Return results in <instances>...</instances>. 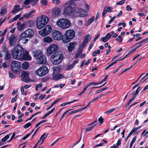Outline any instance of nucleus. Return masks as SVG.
<instances>
[{"instance_id":"obj_1","label":"nucleus","mask_w":148,"mask_h":148,"mask_svg":"<svg viewBox=\"0 0 148 148\" xmlns=\"http://www.w3.org/2000/svg\"><path fill=\"white\" fill-rule=\"evenodd\" d=\"M12 56L13 58L18 60H30L32 57L28 52L24 51V49L20 45H17L13 49Z\"/></svg>"},{"instance_id":"obj_2","label":"nucleus","mask_w":148,"mask_h":148,"mask_svg":"<svg viewBox=\"0 0 148 148\" xmlns=\"http://www.w3.org/2000/svg\"><path fill=\"white\" fill-rule=\"evenodd\" d=\"M49 20L48 17L45 15H41L37 19L36 27L37 28L41 29L48 23Z\"/></svg>"},{"instance_id":"obj_3","label":"nucleus","mask_w":148,"mask_h":148,"mask_svg":"<svg viewBox=\"0 0 148 148\" xmlns=\"http://www.w3.org/2000/svg\"><path fill=\"white\" fill-rule=\"evenodd\" d=\"M63 58L62 53L61 52H57L54 53L51 56L50 59L52 64L57 65L61 62Z\"/></svg>"},{"instance_id":"obj_4","label":"nucleus","mask_w":148,"mask_h":148,"mask_svg":"<svg viewBox=\"0 0 148 148\" xmlns=\"http://www.w3.org/2000/svg\"><path fill=\"white\" fill-rule=\"evenodd\" d=\"M56 25L58 27L64 29L69 28L71 26V23L67 19L62 18L57 21Z\"/></svg>"},{"instance_id":"obj_5","label":"nucleus","mask_w":148,"mask_h":148,"mask_svg":"<svg viewBox=\"0 0 148 148\" xmlns=\"http://www.w3.org/2000/svg\"><path fill=\"white\" fill-rule=\"evenodd\" d=\"M73 13L76 17H85L87 16V11L80 8L76 7L74 9Z\"/></svg>"},{"instance_id":"obj_6","label":"nucleus","mask_w":148,"mask_h":148,"mask_svg":"<svg viewBox=\"0 0 148 148\" xmlns=\"http://www.w3.org/2000/svg\"><path fill=\"white\" fill-rule=\"evenodd\" d=\"M52 30L51 27L49 25H47L43 29L39 31L38 33L41 36L45 37L49 34Z\"/></svg>"},{"instance_id":"obj_7","label":"nucleus","mask_w":148,"mask_h":148,"mask_svg":"<svg viewBox=\"0 0 148 148\" xmlns=\"http://www.w3.org/2000/svg\"><path fill=\"white\" fill-rule=\"evenodd\" d=\"M48 72V68L45 66H42L40 67L36 70V73L39 76H42L46 75Z\"/></svg>"},{"instance_id":"obj_8","label":"nucleus","mask_w":148,"mask_h":148,"mask_svg":"<svg viewBox=\"0 0 148 148\" xmlns=\"http://www.w3.org/2000/svg\"><path fill=\"white\" fill-rule=\"evenodd\" d=\"M21 68V64L20 62L16 61L12 62L11 64V68L14 73L18 71Z\"/></svg>"},{"instance_id":"obj_9","label":"nucleus","mask_w":148,"mask_h":148,"mask_svg":"<svg viewBox=\"0 0 148 148\" xmlns=\"http://www.w3.org/2000/svg\"><path fill=\"white\" fill-rule=\"evenodd\" d=\"M58 47L55 44H52L49 46L47 50V54L48 56H50L53 53L57 50Z\"/></svg>"},{"instance_id":"obj_10","label":"nucleus","mask_w":148,"mask_h":148,"mask_svg":"<svg viewBox=\"0 0 148 148\" xmlns=\"http://www.w3.org/2000/svg\"><path fill=\"white\" fill-rule=\"evenodd\" d=\"M21 34L28 38H31L34 36V32L33 29L29 28L23 32Z\"/></svg>"},{"instance_id":"obj_11","label":"nucleus","mask_w":148,"mask_h":148,"mask_svg":"<svg viewBox=\"0 0 148 148\" xmlns=\"http://www.w3.org/2000/svg\"><path fill=\"white\" fill-rule=\"evenodd\" d=\"M52 32V37L54 40H61L62 35L61 32L57 30H54Z\"/></svg>"},{"instance_id":"obj_12","label":"nucleus","mask_w":148,"mask_h":148,"mask_svg":"<svg viewBox=\"0 0 148 148\" xmlns=\"http://www.w3.org/2000/svg\"><path fill=\"white\" fill-rule=\"evenodd\" d=\"M9 45L10 47L15 46L17 41V38L13 34H11L8 38Z\"/></svg>"},{"instance_id":"obj_13","label":"nucleus","mask_w":148,"mask_h":148,"mask_svg":"<svg viewBox=\"0 0 148 148\" xmlns=\"http://www.w3.org/2000/svg\"><path fill=\"white\" fill-rule=\"evenodd\" d=\"M73 10L71 6H68L63 10L64 14L66 16H70L73 13Z\"/></svg>"},{"instance_id":"obj_14","label":"nucleus","mask_w":148,"mask_h":148,"mask_svg":"<svg viewBox=\"0 0 148 148\" xmlns=\"http://www.w3.org/2000/svg\"><path fill=\"white\" fill-rule=\"evenodd\" d=\"M65 36H66L71 40L75 36L74 31L72 29L67 30L65 34Z\"/></svg>"},{"instance_id":"obj_15","label":"nucleus","mask_w":148,"mask_h":148,"mask_svg":"<svg viewBox=\"0 0 148 148\" xmlns=\"http://www.w3.org/2000/svg\"><path fill=\"white\" fill-rule=\"evenodd\" d=\"M140 87L139 86L138 88L137 89L136 91L135 92H134L133 94V97L129 100L128 103L127 105L126 106V107L127 108L128 106L129 105L131 102L134 100L136 98V96L137 95L139 91H140Z\"/></svg>"},{"instance_id":"obj_16","label":"nucleus","mask_w":148,"mask_h":148,"mask_svg":"<svg viewBox=\"0 0 148 148\" xmlns=\"http://www.w3.org/2000/svg\"><path fill=\"white\" fill-rule=\"evenodd\" d=\"M61 12V10L60 8H56L52 9L51 13L53 16H56L60 14Z\"/></svg>"},{"instance_id":"obj_17","label":"nucleus","mask_w":148,"mask_h":148,"mask_svg":"<svg viewBox=\"0 0 148 148\" xmlns=\"http://www.w3.org/2000/svg\"><path fill=\"white\" fill-rule=\"evenodd\" d=\"M37 62L40 64H43L46 63L47 61L46 56L43 54L37 59Z\"/></svg>"},{"instance_id":"obj_18","label":"nucleus","mask_w":148,"mask_h":148,"mask_svg":"<svg viewBox=\"0 0 148 148\" xmlns=\"http://www.w3.org/2000/svg\"><path fill=\"white\" fill-rule=\"evenodd\" d=\"M27 37L25 36H24L22 34H21L18 38L19 41L22 40V42L23 44L27 43L29 41V39L27 38Z\"/></svg>"},{"instance_id":"obj_19","label":"nucleus","mask_w":148,"mask_h":148,"mask_svg":"<svg viewBox=\"0 0 148 148\" xmlns=\"http://www.w3.org/2000/svg\"><path fill=\"white\" fill-rule=\"evenodd\" d=\"M61 68V66L60 65L52 68L53 72V76L55 77L57 75V74L60 71Z\"/></svg>"},{"instance_id":"obj_20","label":"nucleus","mask_w":148,"mask_h":148,"mask_svg":"<svg viewBox=\"0 0 148 148\" xmlns=\"http://www.w3.org/2000/svg\"><path fill=\"white\" fill-rule=\"evenodd\" d=\"M22 75L23 77L22 79V81L25 82L29 81V77L28 74L27 73L23 72L22 73Z\"/></svg>"},{"instance_id":"obj_21","label":"nucleus","mask_w":148,"mask_h":148,"mask_svg":"<svg viewBox=\"0 0 148 148\" xmlns=\"http://www.w3.org/2000/svg\"><path fill=\"white\" fill-rule=\"evenodd\" d=\"M112 11V10L110 7L108 6L105 7L103 11L102 15L103 16H104L106 14L107 12H111Z\"/></svg>"},{"instance_id":"obj_22","label":"nucleus","mask_w":148,"mask_h":148,"mask_svg":"<svg viewBox=\"0 0 148 148\" xmlns=\"http://www.w3.org/2000/svg\"><path fill=\"white\" fill-rule=\"evenodd\" d=\"M33 54L34 56L37 59V58H38L42 55L43 54V53H42L41 51L38 50H36L33 51Z\"/></svg>"},{"instance_id":"obj_23","label":"nucleus","mask_w":148,"mask_h":148,"mask_svg":"<svg viewBox=\"0 0 148 148\" xmlns=\"http://www.w3.org/2000/svg\"><path fill=\"white\" fill-rule=\"evenodd\" d=\"M91 39L89 34H88L86 35L84 38V40L82 43V45L83 46L86 45L88 42Z\"/></svg>"},{"instance_id":"obj_24","label":"nucleus","mask_w":148,"mask_h":148,"mask_svg":"<svg viewBox=\"0 0 148 148\" xmlns=\"http://www.w3.org/2000/svg\"><path fill=\"white\" fill-rule=\"evenodd\" d=\"M76 44L75 42H71L69 43V46L68 47V49L69 51H71L74 49L75 45Z\"/></svg>"},{"instance_id":"obj_25","label":"nucleus","mask_w":148,"mask_h":148,"mask_svg":"<svg viewBox=\"0 0 148 148\" xmlns=\"http://www.w3.org/2000/svg\"><path fill=\"white\" fill-rule=\"evenodd\" d=\"M17 25H18L17 29L19 31H23L26 27L24 22L22 24H19V23L18 22Z\"/></svg>"},{"instance_id":"obj_26","label":"nucleus","mask_w":148,"mask_h":148,"mask_svg":"<svg viewBox=\"0 0 148 148\" xmlns=\"http://www.w3.org/2000/svg\"><path fill=\"white\" fill-rule=\"evenodd\" d=\"M24 23L26 27L27 26L30 27H33L34 25V22L33 21H28L26 22H24Z\"/></svg>"},{"instance_id":"obj_27","label":"nucleus","mask_w":148,"mask_h":148,"mask_svg":"<svg viewBox=\"0 0 148 148\" xmlns=\"http://www.w3.org/2000/svg\"><path fill=\"white\" fill-rule=\"evenodd\" d=\"M111 36L107 33L105 37L101 38V40L104 42H107L110 38Z\"/></svg>"},{"instance_id":"obj_28","label":"nucleus","mask_w":148,"mask_h":148,"mask_svg":"<svg viewBox=\"0 0 148 148\" xmlns=\"http://www.w3.org/2000/svg\"><path fill=\"white\" fill-rule=\"evenodd\" d=\"M37 2V1H25L24 4L25 5H27L30 3L32 5H34Z\"/></svg>"},{"instance_id":"obj_29","label":"nucleus","mask_w":148,"mask_h":148,"mask_svg":"<svg viewBox=\"0 0 148 148\" xmlns=\"http://www.w3.org/2000/svg\"><path fill=\"white\" fill-rule=\"evenodd\" d=\"M61 39L62 40L63 43H67L71 40L67 36H65V34L63 36H62V38Z\"/></svg>"},{"instance_id":"obj_30","label":"nucleus","mask_w":148,"mask_h":148,"mask_svg":"<svg viewBox=\"0 0 148 148\" xmlns=\"http://www.w3.org/2000/svg\"><path fill=\"white\" fill-rule=\"evenodd\" d=\"M19 5H16L14 7V10L12 11V13L15 14L17 12L19 11L22 9V8H19Z\"/></svg>"},{"instance_id":"obj_31","label":"nucleus","mask_w":148,"mask_h":148,"mask_svg":"<svg viewBox=\"0 0 148 148\" xmlns=\"http://www.w3.org/2000/svg\"><path fill=\"white\" fill-rule=\"evenodd\" d=\"M95 17L94 16L88 19L87 23L85 24V25L86 26H89L93 21Z\"/></svg>"},{"instance_id":"obj_32","label":"nucleus","mask_w":148,"mask_h":148,"mask_svg":"<svg viewBox=\"0 0 148 148\" xmlns=\"http://www.w3.org/2000/svg\"><path fill=\"white\" fill-rule=\"evenodd\" d=\"M44 41L45 42L50 43L53 40L51 37L47 36L44 38Z\"/></svg>"},{"instance_id":"obj_33","label":"nucleus","mask_w":148,"mask_h":148,"mask_svg":"<svg viewBox=\"0 0 148 148\" xmlns=\"http://www.w3.org/2000/svg\"><path fill=\"white\" fill-rule=\"evenodd\" d=\"M29 67V63L27 62H25L22 64V67L23 69L26 70Z\"/></svg>"},{"instance_id":"obj_34","label":"nucleus","mask_w":148,"mask_h":148,"mask_svg":"<svg viewBox=\"0 0 148 148\" xmlns=\"http://www.w3.org/2000/svg\"><path fill=\"white\" fill-rule=\"evenodd\" d=\"M7 12V8L4 7H2L1 8L0 14L1 15H2L5 14Z\"/></svg>"},{"instance_id":"obj_35","label":"nucleus","mask_w":148,"mask_h":148,"mask_svg":"<svg viewBox=\"0 0 148 148\" xmlns=\"http://www.w3.org/2000/svg\"><path fill=\"white\" fill-rule=\"evenodd\" d=\"M60 100V99H58L56 101H53L51 104V105L47 109V110H49L57 102H58Z\"/></svg>"},{"instance_id":"obj_36","label":"nucleus","mask_w":148,"mask_h":148,"mask_svg":"<svg viewBox=\"0 0 148 148\" xmlns=\"http://www.w3.org/2000/svg\"><path fill=\"white\" fill-rule=\"evenodd\" d=\"M47 136V134H46L45 133L42 135L40 137V139H42V142L44 141Z\"/></svg>"},{"instance_id":"obj_37","label":"nucleus","mask_w":148,"mask_h":148,"mask_svg":"<svg viewBox=\"0 0 148 148\" xmlns=\"http://www.w3.org/2000/svg\"><path fill=\"white\" fill-rule=\"evenodd\" d=\"M55 77H56L57 79H62L64 77V76L63 75L60 74L58 75L57 74Z\"/></svg>"},{"instance_id":"obj_38","label":"nucleus","mask_w":148,"mask_h":148,"mask_svg":"<svg viewBox=\"0 0 148 148\" xmlns=\"http://www.w3.org/2000/svg\"><path fill=\"white\" fill-rule=\"evenodd\" d=\"M2 65L3 68H6L9 66V64L7 62H5L3 63Z\"/></svg>"},{"instance_id":"obj_39","label":"nucleus","mask_w":148,"mask_h":148,"mask_svg":"<svg viewBox=\"0 0 148 148\" xmlns=\"http://www.w3.org/2000/svg\"><path fill=\"white\" fill-rule=\"evenodd\" d=\"M82 52L81 51H79L77 52L74 56L75 58V59L78 58H79V56L81 54Z\"/></svg>"},{"instance_id":"obj_40","label":"nucleus","mask_w":148,"mask_h":148,"mask_svg":"<svg viewBox=\"0 0 148 148\" xmlns=\"http://www.w3.org/2000/svg\"><path fill=\"white\" fill-rule=\"evenodd\" d=\"M21 14L22 13H21L18 14L16 15L14 18H13L12 20H13V21H16L20 17V16L21 15Z\"/></svg>"},{"instance_id":"obj_41","label":"nucleus","mask_w":148,"mask_h":148,"mask_svg":"<svg viewBox=\"0 0 148 148\" xmlns=\"http://www.w3.org/2000/svg\"><path fill=\"white\" fill-rule=\"evenodd\" d=\"M9 136H10V135H6L5 136V137L3 138L2 139V141L3 142H4L5 141H6V140L8 139L9 137Z\"/></svg>"},{"instance_id":"obj_42","label":"nucleus","mask_w":148,"mask_h":148,"mask_svg":"<svg viewBox=\"0 0 148 148\" xmlns=\"http://www.w3.org/2000/svg\"><path fill=\"white\" fill-rule=\"evenodd\" d=\"M2 51L6 53L7 52V50L6 47V45L5 44L3 45L2 47Z\"/></svg>"},{"instance_id":"obj_43","label":"nucleus","mask_w":148,"mask_h":148,"mask_svg":"<svg viewBox=\"0 0 148 148\" xmlns=\"http://www.w3.org/2000/svg\"><path fill=\"white\" fill-rule=\"evenodd\" d=\"M122 36L121 35H119L118 36V38H117L116 40L117 41H119V42L121 43L122 41V39L121 38Z\"/></svg>"},{"instance_id":"obj_44","label":"nucleus","mask_w":148,"mask_h":148,"mask_svg":"<svg viewBox=\"0 0 148 148\" xmlns=\"http://www.w3.org/2000/svg\"><path fill=\"white\" fill-rule=\"evenodd\" d=\"M115 110V109L114 108H112L110 110H108L105 113L107 114H108L113 112Z\"/></svg>"},{"instance_id":"obj_45","label":"nucleus","mask_w":148,"mask_h":148,"mask_svg":"<svg viewBox=\"0 0 148 148\" xmlns=\"http://www.w3.org/2000/svg\"><path fill=\"white\" fill-rule=\"evenodd\" d=\"M117 61H115L114 62H113L110 64H109L108 66H107L106 68V70H107L110 67L113 66L116 62Z\"/></svg>"},{"instance_id":"obj_46","label":"nucleus","mask_w":148,"mask_h":148,"mask_svg":"<svg viewBox=\"0 0 148 148\" xmlns=\"http://www.w3.org/2000/svg\"><path fill=\"white\" fill-rule=\"evenodd\" d=\"M10 58V56L9 54L7 53L5 56L4 59L5 60H8Z\"/></svg>"},{"instance_id":"obj_47","label":"nucleus","mask_w":148,"mask_h":148,"mask_svg":"<svg viewBox=\"0 0 148 148\" xmlns=\"http://www.w3.org/2000/svg\"><path fill=\"white\" fill-rule=\"evenodd\" d=\"M40 3L42 5H45L47 4V1H41Z\"/></svg>"},{"instance_id":"obj_48","label":"nucleus","mask_w":148,"mask_h":148,"mask_svg":"<svg viewBox=\"0 0 148 148\" xmlns=\"http://www.w3.org/2000/svg\"><path fill=\"white\" fill-rule=\"evenodd\" d=\"M147 41H148V37L142 40L139 43V44H141L143 43L145 44V42Z\"/></svg>"},{"instance_id":"obj_49","label":"nucleus","mask_w":148,"mask_h":148,"mask_svg":"<svg viewBox=\"0 0 148 148\" xmlns=\"http://www.w3.org/2000/svg\"><path fill=\"white\" fill-rule=\"evenodd\" d=\"M31 125V123H28L27 124H26L24 126V127L25 129H27L28 128V127H30Z\"/></svg>"},{"instance_id":"obj_50","label":"nucleus","mask_w":148,"mask_h":148,"mask_svg":"<svg viewBox=\"0 0 148 148\" xmlns=\"http://www.w3.org/2000/svg\"><path fill=\"white\" fill-rule=\"evenodd\" d=\"M7 29H5L4 30L2 34H0V36L2 37L4 35H5L6 33L7 32Z\"/></svg>"},{"instance_id":"obj_51","label":"nucleus","mask_w":148,"mask_h":148,"mask_svg":"<svg viewBox=\"0 0 148 148\" xmlns=\"http://www.w3.org/2000/svg\"><path fill=\"white\" fill-rule=\"evenodd\" d=\"M74 66L72 64L69 66L67 68V69L68 70H70L72 68H73L74 67Z\"/></svg>"},{"instance_id":"obj_52","label":"nucleus","mask_w":148,"mask_h":148,"mask_svg":"<svg viewBox=\"0 0 148 148\" xmlns=\"http://www.w3.org/2000/svg\"><path fill=\"white\" fill-rule=\"evenodd\" d=\"M148 75V72L146 74V75L143 77L141 79V81L142 80H143L145 78V79L143 81V82H144L148 78V77H147V76Z\"/></svg>"},{"instance_id":"obj_53","label":"nucleus","mask_w":148,"mask_h":148,"mask_svg":"<svg viewBox=\"0 0 148 148\" xmlns=\"http://www.w3.org/2000/svg\"><path fill=\"white\" fill-rule=\"evenodd\" d=\"M23 16L26 18H28L30 17H31L30 15L29 14V13L25 14L23 15Z\"/></svg>"},{"instance_id":"obj_54","label":"nucleus","mask_w":148,"mask_h":148,"mask_svg":"<svg viewBox=\"0 0 148 148\" xmlns=\"http://www.w3.org/2000/svg\"><path fill=\"white\" fill-rule=\"evenodd\" d=\"M103 96V95L102 94H100L97 97L95 98L94 99V100H95V101H96V100L99 99V98H100Z\"/></svg>"},{"instance_id":"obj_55","label":"nucleus","mask_w":148,"mask_h":148,"mask_svg":"<svg viewBox=\"0 0 148 148\" xmlns=\"http://www.w3.org/2000/svg\"><path fill=\"white\" fill-rule=\"evenodd\" d=\"M98 121L100 124H102L103 122V119L101 117H100L98 119Z\"/></svg>"},{"instance_id":"obj_56","label":"nucleus","mask_w":148,"mask_h":148,"mask_svg":"<svg viewBox=\"0 0 148 148\" xmlns=\"http://www.w3.org/2000/svg\"><path fill=\"white\" fill-rule=\"evenodd\" d=\"M9 77L12 78H14L15 77L14 75L11 72L9 73Z\"/></svg>"},{"instance_id":"obj_57","label":"nucleus","mask_w":148,"mask_h":148,"mask_svg":"<svg viewBox=\"0 0 148 148\" xmlns=\"http://www.w3.org/2000/svg\"><path fill=\"white\" fill-rule=\"evenodd\" d=\"M89 86V84H86L85 86V87L84 88V89L83 90L82 92V93H84L85 92V91H86V90L87 88Z\"/></svg>"},{"instance_id":"obj_58","label":"nucleus","mask_w":148,"mask_h":148,"mask_svg":"<svg viewBox=\"0 0 148 148\" xmlns=\"http://www.w3.org/2000/svg\"><path fill=\"white\" fill-rule=\"evenodd\" d=\"M31 134H27L25 136L22 138V140H24L27 138Z\"/></svg>"},{"instance_id":"obj_59","label":"nucleus","mask_w":148,"mask_h":148,"mask_svg":"<svg viewBox=\"0 0 148 148\" xmlns=\"http://www.w3.org/2000/svg\"><path fill=\"white\" fill-rule=\"evenodd\" d=\"M35 12V11L34 10H32L30 11L28 13L31 17L32 16V14L33 13H34Z\"/></svg>"},{"instance_id":"obj_60","label":"nucleus","mask_w":148,"mask_h":148,"mask_svg":"<svg viewBox=\"0 0 148 148\" xmlns=\"http://www.w3.org/2000/svg\"><path fill=\"white\" fill-rule=\"evenodd\" d=\"M124 3V1H119V2H118L116 3V4L119 5H121L123 4Z\"/></svg>"},{"instance_id":"obj_61","label":"nucleus","mask_w":148,"mask_h":148,"mask_svg":"<svg viewBox=\"0 0 148 148\" xmlns=\"http://www.w3.org/2000/svg\"><path fill=\"white\" fill-rule=\"evenodd\" d=\"M94 42H92V43H91V44L90 45L89 47V48H88L89 50H90L92 48V47L93 45Z\"/></svg>"},{"instance_id":"obj_62","label":"nucleus","mask_w":148,"mask_h":148,"mask_svg":"<svg viewBox=\"0 0 148 148\" xmlns=\"http://www.w3.org/2000/svg\"><path fill=\"white\" fill-rule=\"evenodd\" d=\"M83 21L81 20H79L78 21V25L79 26H81L82 25Z\"/></svg>"},{"instance_id":"obj_63","label":"nucleus","mask_w":148,"mask_h":148,"mask_svg":"<svg viewBox=\"0 0 148 148\" xmlns=\"http://www.w3.org/2000/svg\"><path fill=\"white\" fill-rule=\"evenodd\" d=\"M121 144V140H119L116 144V146H117V147H118L119 145H120Z\"/></svg>"},{"instance_id":"obj_64","label":"nucleus","mask_w":148,"mask_h":148,"mask_svg":"<svg viewBox=\"0 0 148 148\" xmlns=\"http://www.w3.org/2000/svg\"><path fill=\"white\" fill-rule=\"evenodd\" d=\"M138 130V128H134L132 129L130 132L132 134L133 132H135Z\"/></svg>"}]
</instances>
